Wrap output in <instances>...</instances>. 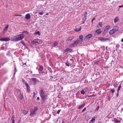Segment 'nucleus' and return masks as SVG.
<instances>
[{"instance_id":"35","label":"nucleus","mask_w":123,"mask_h":123,"mask_svg":"<svg viewBox=\"0 0 123 123\" xmlns=\"http://www.w3.org/2000/svg\"><path fill=\"white\" fill-rule=\"evenodd\" d=\"M121 85H120L119 86L118 88L117 91H118L120 90V89L121 88Z\"/></svg>"},{"instance_id":"1","label":"nucleus","mask_w":123,"mask_h":123,"mask_svg":"<svg viewBox=\"0 0 123 123\" xmlns=\"http://www.w3.org/2000/svg\"><path fill=\"white\" fill-rule=\"evenodd\" d=\"M23 33L17 35L16 36H13L11 38V40L13 42L18 41L22 40L24 37V36L23 34L25 33L26 34H28V32L27 31L23 32Z\"/></svg>"},{"instance_id":"15","label":"nucleus","mask_w":123,"mask_h":123,"mask_svg":"<svg viewBox=\"0 0 123 123\" xmlns=\"http://www.w3.org/2000/svg\"><path fill=\"white\" fill-rule=\"evenodd\" d=\"M35 113V111L33 110V109H32L31 110V113L30 115V116H32Z\"/></svg>"},{"instance_id":"24","label":"nucleus","mask_w":123,"mask_h":123,"mask_svg":"<svg viewBox=\"0 0 123 123\" xmlns=\"http://www.w3.org/2000/svg\"><path fill=\"white\" fill-rule=\"evenodd\" d=\"M85 105V103H84L82 105H80V106L78 108L80 109L83 108L84 106Z\"/></svg>"},{"instance_id":"48","label":"nucleus","mask_w":123,"mask_h":123,"mask_svg":"<svg viewBox=\"0 0 123 123\" xmlns=\"http://www.w3.org/2000/svg\"><path fill=\"white\" fill-rule=\"evenodd\" d=\"M14 68H15V72L17 71V70H16V66H15V67Z\"/></svg>"},{"instance_id":"18","label":"nucleus","mask_w":123,"mask_h":123,"mask_svg":"<svg viewBox=\"0 0 123 123\" xmlns=\"http://www.w3.org/2000/svg\"><path fill=\"white\" fill-rule=\"evenodd\" d=\"M37 39H35L31 43L34 44H35L37 43Z\"/></svg>"},{"instance_id":"32","label":"nucleus","mask_w":123,"mask_h":123,"mask_svg":"<svg viewBox=\"0 0 123 123\" xmlns=\"http://www.w3.org/2000/svg\"><path fill=\"white\" fill-rule=\"evenodd\" d=\"M80 92L81 94H84L85 93L84 91L83 90H82L80 91Z\"/></svg>"},{"instance_id":"63","label":"nucleus","mask_w":123,"mask_h":123,"mask_svg":"<svg viewBox=\"0 0 123 123\" xmlns=\"http://www.w3.org/2000/svg\"><path fill=\"white\" fill-rule=\"evenodd\" d=\"M47 4V3H46L45 4V5H46V4Z\"/></svg>"},{"instance_id":"64","label":"nucleus","mask_w":123,"mask_h":123,"mask_svg":"<svg viewBox=\"0 0 123 123\" xmlns=\"http://www.w3.org/2000/svg\"><path fill=\"white\" fill-rule=\"evenodd\" d=\"M62 123H64V122H62Z\"/></svg>"},{"instance_id":"36","label":"nucleus","mask_w":123,"mask_h":123,"mask_svg":"<svg viewBox=\"0 0 123 123\" xmlns=\"http://www.w3.org/2000/svg\"><path fill=\"white\" fill-rule=\"evenodd\" d=\"M111 92L112 93H113L115 92V90L114 89H112L111 90Z\"/></svg>"},{"instance_id":"2","label":"nucleus","mask_w":123,"mask_h":123,"mask_svg":"<svg viewBox=\"0 0 123 123\" xmlns=\"http://www.w3.org/2000/svg\"><path fill=\"white\" fill-rule=\"evenodd\" d=\"M40 94L43 100H45L46 99L47 96L46 95V92L45 91H43L42 89H41L40 90Z\"/></svg>"},{"instance_id":"52","label":"nucleus","mask_w":123,"mask_h":123,"mask_svg":"<svg viewBox=\"0 0 123 123\" xmlns=\"http://www.w3.org/2000/svg\"><path fill=\"white\" fill-rule=\"evenodd\" d=\"M95 18H93V19H92V22H93V20H95Z\"/></svg>"},{"instance_id":"11","label":"nucleus","mask_w":123,"mask_h":123,"mask_svg":"<svg viewBox=\"0 0 123 123\" xmlns=\"http://www.w3.org/2000/svg\"><path fill=\"white\" fill-rule=\"evenodd\" d=\"M72 51V50L69 48H68L66 49L64 51V53L69 52H71Z\"/></svg>"},{"instance_id":"6","label":"nucleus","mask_w":123,"mask_h":123,"mask_svg":"<svg viewBox=\"0 0 123 123\" xmlns=\"http://www.w3.org/2000/svg\"><path fill=\"white\" fill-rule=\"evenodd\" d=\"M87 16V12H85L84 14V17L83 18V23L82 24H84V22L86 20V17Z\"/></svg>"},{"instance_id":"54","label":"nucleus","mask_w":123,"mask_h":123,"mask_svg":"<svg viewBox=\"0 0 123 123\" xmlns=\"http://www.w3.org/2000/svg\"><path fill=\"white\" fill-rule=\"evenodd\" d=\"M15 117L14 116H12V118H13L14 119Z\"/></svg>"},{"instance_id":"61","label":"nucleus","mask_w":123,"mask_h":123,"mask_svg":"<svg viewBox=\"0 0 123 123\" xmlns=\"http://www.w3.org/2000/svg\"><path fill=\"white\" fill-rule=\"evenodd\" d=\"M22 16V15H18V16Z\"/></svg>"},{"instance_id":"46","label":"nucleus","mask_w":123,"mask_h":123,"mask_svg":"<svg viewBox=\"0 0 123 123\" xmlns=\"http://www.w3.org/2000/svg\"><path fill=\"white\" fill-rule=\"evenodd\" d=\"M118 93H119V92L117 91V93L116 94V96L117 97H118Z\"/></svg>"},{"instance_id":"41","label":"nucleus","mask_w":123,"mask_h":123,"mask_svg":"<svg viewBox=\"0 0 123 123\" xmlns=\"http://www.w3.org/2000/svg\"><path fill=\"white\" fill-rule=\"evenodd\" d=\"M38 109V108H35L34 109H33V110L34 111H35L36 112V111Z\"/></svg>"},{"instance_id":"25","label":"nucleus","mask_w":123,"mask_h":123,"mask_svg":"<svg viewBox=\"0 0 123 123\" xmlns=\"http://www.w3.org/2000/svg\"><path fill=\"white\" fill-rule=\"evenodd\" d=\"M22 112L24 115H25L28 113V111L26 110H23Z\"/></svg>"},{"instance_id":"4","label":"nucleus","mask_w":123,"mask_h":123,"mask_svg":"<svg viewBox=\"0 0 123 123\" xmlns=\"http://www.w3.org/2000/svg\"><path fill=\"white\" fill-rule=\"evenodd\" d=\"M92 35L91 34H89L86 36L85 37L84 40L85 41L89 40L90 38L92 37Z\"/></svg>"},{"instance_id":"38","label":"nucleus","mask_w":123,"mask_h":123,"mask_svg":"<svg viewBox=\"0 0 123 123\" xmlns=\"http://www.w3.org/2000/svg\"><path fill=\"white\" fill-rule=\"evenodd\" d=\"M103 37H100L99 38V39L101 41H103Z\"/></svg>"},{"instance_id":"16","label":"nucleus","mask_w":123,"mask_h":123,"mask_svg":"<svg viewBox=\"0 0 123 123\" xmlns=\"http://www.w3.org/2000/svg\"><path fill=\"white\" fill-rule=\"evenodd\" d=\"M115 32L113 30V29H112L110 31L109 33L111 35L113 34Z\"/></svg>"},{"instance_id":"3","label":"nucleus","mask_w":123,"mask_h":123,"mask_svg":"<svg viewBox=\"0 0 123 123\" xmlns=\"http://www.w3.org/2000/svg\"><path fill=\"white\" fill-rule=\"evenodd\" d=\"M18 97L21 100L23 99V94L21 92L20 90H18Z\"/></svg>"},{"instance_id":"34","label":"nucleus","mask_w":123,"mask_h":123,"mask_svg":"<svg viewBox=\"0 0 123 123\" xmlns=\"http://www.w3.org/2000/svg\"><path fill=\"white\" fill-rule=\"evenodd\" d=\"M95 120V119L94 118H92V119L90 121L93 123L94 122Z\"/></svg>"},{"instance_id":"27","label":"nucleus","mask_w":123,"mask_h":123,"mask_svg":"<svg viewBox=\"0 0 123 123\" xmlns=\"http://www.w3.org/2000/svg\"><path fill=\"white\" fill-rule=\"evenodd\" d=\"M43 69V67L42 66H40L39 68V70L41 71Z\"/></svg>"},{"instance_id":"17","label":"nucleus","mask_w":123,"mask_h":123,"mask_svg":"<svg viewBox=\"0 0 123 123\" xmlns=\"http://www.w3.org/2000/svg\"><path fill=\"white\" fill-rule=\"evenodd\" d=\"M37 43L38 44H40L42 43V42L41 40L37 39Z\"/></svg>"},{"instance_id":"56","label":"nucleus","mask_w":123,"mask_h":123,"mask_svg":"<svg viewBox=\"0 0 123 123\" xmlns=\"http://www.w3.org/2000/svg\"><path fill=\"white\" fill-rule=\"evenodd\" d=\"M114 86L115 87H117V86H115V84H114Z\"/></svg>"},{"instance_id":"45","label":"nucleus","mask_w":123,"mask_h":123,"mask_svg":"<svg viewBox=\"0 0 123 123\" xmlns=\"http://www.w3.org/2000/svg\"><path fill=\"white\" fill-rule=\"evenodd\" d=\"M22 44L25 47V43L24 42H23L22 43Z\"/></svg>"},{"instance_id":"59","label":"nucleus","mask_w":123,"mask_h":123,"mask_svg":"<svg viewBox=\"0 0 123 123\" xmlns=\"http://www.w3.org/2000/svg\"><path fill=\"white\" fill-rule=\"evenodd\" d=\"M26 63H25L24 64H23V65H26Z\"/></svg>"},{"instance_id":"47","label":"nucleus","mask_w":123,"mask_h":123,"mask_svg":"<svg viewBox=\"0 0 123 123\" xmlns=\"http://www.w3.org/2000/svg\"><path fill=\"white\" fill-rule=\"evenodd\" d=\"M99 108V106H98L97 107V108L96 109V110L97 111H98V110Z\"/></svg>"},{"instance_id":"8","label":"nucleus","mask_w":123,"mask_h":123,"mask_svg":"<svg viewBox=\"0 0 123 123\" xmlns=\"http://www.w3.org/2000/svg\"><path fill=\"white\" fill-rule=\"evenodd\" d=\"M74 38V37L72 36L68 37L67 38V40H66V41H71Z\"/></svg>"},{"instance_id":"60","label":"nucleus","mask_w":123,"mask_h":123,"mask_svg":"<svg viewBox=\"0 0 123 123\" xmlns=\"http://www.w3.org/2000/svg\"><path fill=\"white\" fill-rule=\"evenodd\" d=\"M48 15V13H47L46 14V15Z\"/></svg>"},{"instance_id":"5","label":"nucleus","mask_w":123,"mask_h":123,"mask_svg":"<svg viewBox=\"0 0 123 123\" xmlns=\"http://www.w3.org/2000/svg\"><path fill=\"white\" fill-rule=\"evenodd\" d=\"M79 43H80L79 41V40H77L75 41L73 43L71 44L70 45L71 46L74 47L77 45Z\"/></svg>"},{"instance_id":"44","label":"nucleus","mask_w":123,"mask_h":123,"mask_svg":"<svg viewBox=\"0 0 123 123\" xmlns=\"http://www.w3.org/2000/svg\"><path fill=\"white\" fill-rule=\"evenodd\" d=\"M106 32V31H105V30L103 32V34H105L106 32Z\"/></svg>"},{"instance_id":"40","label":"nucleus","mask_w":123,"mask_h":123,"mask_svg":"<svg viewBox=\"0 0 123 123\" xmlns=\"http://www.w3.org/2000/svg\"><path fill=\"white\" fill-rule=\"evenodd\" d=\"M5 38H2L0 39V41H4Z\"/></svg>"},{"instance_id":"20","label":"nucleus","mask_w":123,"mask_h":123,"mask_svg":"<svg viewBox=\"0 0 123 123\" xmlns=\"http://www.w3.org/2000/svg\"><path fill=\"white\" fill-rule=\"evenodd\" d=\"M119 19L118 17H117L115 19H114V22L115 23L119 21Z\"/></svg>"},{"instance_id":"39","label":"nucleus","mask_w":123,"mask_h":123,"mask_svg":"<svg viewBox=\"0 0 123 123\" xmlns=\"http://www.w3.org/2000/svg\"><path fill=\"white\" fill-rule=\"evenodd\" d=\"M43 12H39V14L40 15H42L43 14Z\"/></svg>"},{"instance_id":"23","label":"nucleus","mask_w":123,"mask_h":123,"mask_svg":"<svg viewBox=\"0 0 123 123\" xmlns=\"http://www.w3.org/2000/svg\"><path fill=\"white\" fill-rule=\"evenodd\" d=\"M22 82L25 85H26L28 84L27 83V82L24 79H23L22 80Z\"/></svg>"},{"instance_id":"43","label":"nucleus","mask_w":123,"mask_h":123,"mask_svg":"<svg viewBox=\"0 0 123 123\" xmlns=\"http://www.w3.org/2000/svg\"><path fill=\"white\" fill-rule=\"evenodd\" d=\"M86 108H85L82 111V112H84V111H85L86 110Z\"/></svg>"},{"instance_id":"7","label":"nucleus","mask_w":123,"mask_h":123,"mask_svg":"<svg viewBox=\"0 0 123 123\" xmlns=\"http://www.w3.org/2000/svg\"><path fill=\"white\" fill-rule=\"evenodd\" d=\"M9 27V25H7L4 28L2 32L3 34H4L6 31H7V29Z\"/></svg>"},{"instance_id":"9","label":"nucleus","mask_w":123,"mask_h":123,"mask_svg":"<svg viewBox=\"0 0 123 123\" xmlns=\"http://www.w3.org/2000/svg\"><path fill=\"white\" fill-rule=\"evenodd\" d=\"M112 29L113 30L116 32L118 30L119 28L118 26H114Z\"/></svg>"},{"instance_id":"22","label":"nucleus","mask_w":123,"mask_h":123,"mask_svg":"<svg viewBox=\"0 0 123 123\" xmlns=\"http://www.w3.org/2000/svg\"><path fill=\"white\" fill-rule=\"evenodd\" d=\"M58 44V43L57 42H54L52 44V46L53 47H55L56 46V45H57Z\"/></svg>"},{"instance_id":"51","label":"nucleus","mask_w":123,"mask_h":123,"mask_svg":"<svg viewBox=\"0 0 123 123\" xmlns=\"http://www.w3.org/2000/svg\"><path fill=\"white\" fill-rule=\"evenodd\" d=\"M12 123H15V121L14 120H12Z\"/></svg>"},{"instance_id":"53","label":"nucleus","mask_w":123,"mask_h":123,"mask_svg":"<svg viewBox=\"0 0 123 123\" xmlns=\"http://www.w3.org/2000/svg\"><path fill=\"white\" fill-rule=\"evenodd\" d=\"M11 120L12 121V120H14V119L13 118H11Z\"/></svg>"},{"instance_id":"29","label":"nucleus","mask_w":123,"mask_h":123,"mask_svg":"<svg viewBox=\"0 0 123 123\" xmlns=\"http://www.w3.org/2000/svg\"><path fill=\"white\" fill-rule=\"evenodd\" d=\"M10 40V39L8 38H5L4 41H7Z\"/></svg>"},{"instance_id":"49","label":"nucleus","mask_w":123,"mask_h":123,"mask_svg":"<svg viewBox=\"0 0 123 123\" xmlns=\"http://www.w3.org/2000/svg\"><path fill=\"white\" fill-rule=\"evenodd\" d=\"M121 7H123V5H122L121 6H119V8Z\"/></svg>"},{"instance_id":"28","label":"nucleus","mask_w":123,"mask_h":123,"mask_svg":"<svg viewBox=\"0 0 123 123\" xmlns=\"http://www.w3.org/2000/svg\"><path fill=\"white\" fill-rule=\"evenodd\" d=\"M81 28L80 27L79 28H76L75 30V31H80L81 30Z\"/></svg>"},{"instance_id":"19","label":"nucleus","mask_w":123,"mask_h":123,"mask_svg":"<svg viewBox=\"0 0 123 123\" xmlns=\"http://www.w3.org/2000/svg\"><path fill=\"white\" fill-rule=\"evenodd\" d=\"M27 87V91L28 92H29L30 91V87L29 85L28 84L27 85H26Z\"/></svg>"},{"instance_id":"21","label":"nucleus","mask_w":123,"mask_h":123,"mask_svg":"<svg viewBox=\"0 0 123 123\" xmlns=\"http://www.w3.org/2000/svg\"><path fill=\"white\" fill-rule=\"evenodd\" d=\"M110 26H106L105 29V31H106V32H107L108 31V29L109 28Z\"/></svg>"},{"instance_id":"33","label":"nucleus","mask_w":123,"mask_h":123,"mask_svg":"<svg viewBox=\"0 0 123 123\" xmlns=\"http://www.w3.org/2000/svg\"><path fill=\"white\" fill-rule=\"evenodd\" d=\"M66 66H69V64L68 62V61L66 63H65Z\"/></svg>"},{"instance_id":"26","label":"nucleus","mask_w":123,"mask_h":123,"mask_svg":"<svg viewBox=\"0 0 123 123\" xmlns=\"http://www.w3.org/2000/svg\"><path fill=\"white\" fill-rule=\"evenodd\" d=\"M114 121L116 123H119L120 122V121L118 120H117L116 119H114Z\"/></svg>"},{"instance_id":"31","label":"nucleus","mask_w":123,"mask_h":123,"mask_svg":"<svg viewBox=\"0 0 123 123\" xmlns=\"http://www.w3.org/2000/svg\"><path fill=\"white\" fill-rule=\"evenodd\" d=\"M108 40H109V39L108 38H103V41H106Z\"/></svg>"},{"instance_id":"12","label":"nucleus","mask_w":123,"mask_h":123,"mask_svg":"<svg viewBox=\"0 0 123 123\" xmlns=\"http://www.w3.org/2000/svg\"><path fill=\"white\" fill-rule=\"evenodd\" d=\"M31 16L29 13H28L26 14L25 16V18L27 20H28L30 19L31 18Z\"/></svg>"},{"instance_id":"58","label":"nucleus","mask_w":123,"mask_h":123,"mask_svg":"<svg viewBox=\"0 0 123 123\" xmlns=\"http://www.w3.org/2000/svg\"><path fill=\"white\" fill-rule=\"evenodd\" d=\"M15 16H18V15H16H16H15Z\"/></svg>"},{"instance_id":"37","label":"nucleus","mask_w":123,"mask_h":123,"mask_svg":"<svg viewBox=\"0 0 123 123\" xmlns=\"http://www.w3.org/2000/svg\"><path fill=\"white\" fill-rule=\"evenodd\" d=\"M102 22H100L98 24V25L100 26L101 27L102 26Z\"/></svg>"},{"instance_id":"10","label":"nucleus","mask_w":123,"mask_h":123,"mask_svg":"<svg viewBox=\"0 0 123 123\" xmlns=\"http://www.w3.org/2000/svg\"><path fill=\"white\" fill-rule=\"evenodd\" d=\"M101 30L100 29H99L96 31L95 33L97 34L98 35L100 34L101 32Z\"/></svg>"},{"instance_id":"14","label":"nucleus","mask_w":123,"mask_h":123,"mask_svg":"<svg viewBox=\"0 0 123 123\" xmlns=\"http://www.w3.org/2000/svg\"><path fill=\"white\" fill-rule=\"evenodd\" d=\"M29 79L30 80H32L33 81L35 84L37 81V79L35 78H29Z\"/></svg>"},{"instance_id":"57","label":"nucleus","mask_w":123,"mask_h":123,"mask_svg":"<svg viewBox=\"0 0 123 123\" xmlns=\"http://www.w3.org/2000/svg\"><path fill=\"white\" fill-rule=\"evenodd\" d=\"M121 41L123 42V39H121Z\"/></svg>"},{"instance_id":"30","label":"nucleus","mask_w":123,"mask_h":123,"mask_svg":"<svg viewBox=\"0 0 123 123\" xmlns=\"http://www.w3.org/2000/svg\"><path fill=\"white\" fill-rule=\"evenodd\" d=\"M35 34H38L39 35H40V32L39 31H38L37 32H35Z\"/></svg>"},{"instance_id":"50","label":"nucleus","mask_w":123,"mask_h":123,"mask_svg":"<svg viewBox=\"0 0 123 123\" xmlns=\"http://www.w3.org/2000/svg\"><path fill=\"white\" fill-rule=\"evenodd\" d=\"M37 100H40L39 98V97H37Z\"/></svg>"},{"instance_id":"62","label":"nucleus","mask_w":123,"mask_h":123,"mask_svg":"<svg viewBox=\"0 0 123 123\" xmlns=\"http://www.w3.org/2000/svg\"><path fill=\"white\" fill-rule=\"evenodd\" d=\"M34 96H35V92H34Z\"/></svg>"},{"instance_id":"13","label":"nucleus","mask_w":123,"mask_h":123,"mask_svg":"<svg viewBox=\"0 0 123 123\" xmlns=\"http://www.w3.org/2000/svg\"><path fill=\"white\" fill-rule=\"evenodd\" d=\"M83 37L82 35H80L79 36V38L80 40H79V43H81L83 42Z\"/></svg>"},{"instance_id":"42","label":"nucleus","mask_w":123,"mask_h":123,"mask_svg":"<svg viewBox=\"0 0 123 123\" xmlns=\"http://www.w3.org/2000/svg\"><path fill=\"white\" fill-rule=\"evenodd\" d=\"M61 111V110H58L57 112V113L58 114H59L60 111Z\"/></svg>"},{"instance_id":"55","label":"nucleus","mask_w":123,"mask_h":123,"mask_svg":"<svg viewBox=\"0 0 123 123\" xmlns=\"http://www.w3.org/2000/svg\"><path fill=\"white\" fill-rule=\"evenodd\" d=\"M23 42V41H20V43H22Z\"/></svg>"}]
</instances>
